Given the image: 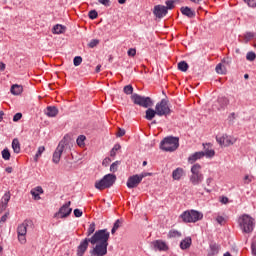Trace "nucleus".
<instances>
[{
  "label": "nucleus",
  "instance_id": "f257e3e1",
  "mask_svg": "<svg viewBox=\"0 0 256 256\" xmlns=\"http://www.w3.org/2000/svg\"><path fill=\"white\" fill-rule=\"evenodd\" d=\"M109 231L102 229L96 231L90 238L91 245L95 247L90 251L91 256H105L107 255V247H109Z\"/></svg>",
  "mask_w": 256,
  "mask_h": 256
},
{
  "label": "nucleus",
  "instance_id": "f03ea898",
  "mask_svg": "<svg viewBox=\"0 0 256 256\" xmlns=\"http://www.w3.org/2000/svg\"><path fill=\"white\" fill-rule=\"evenodd\" d=\"M179 148V138L169 136L164 138L160 143V149L162 151H166L169 153H173V151H177Z\"/></svg>",
  "mask_w": 256,
  "mask_h": 256
},
{
  "label": "nucleus",
  "instance_id": "7ed1b4c3",
  "mask_svg": "<svg viewBox=\"0 0 256 256\" xmlns=\"http://www.w3.org/2000/svg\"><path fill=\"white\" fill-rule=\"evenodd\" d=\"M117 176L114 174H106L101 180L95 182V189L103 191V189H109L115 185Z\"/></svg>",
  "mask_w": 256,
  "mask_h": 256
},
{
  "label": "nucleus",
  "instance_id": "20e7f679",
  "mask_svg": "<svg viewBox=\"0 0 256 256\" xmlns=\"http://www.w3.org/2000/svg\"><path fill=\"white\" fill-rule=\"evenodd\" d=\"M239 225L243 233H253V229H255V219L248 214H244L239 218Z\"/></svg>",
  "mask_w": 256,
  "mask_h": 256
},
{
  "label": "nucleus",
  "instance_id": "39448f33",
  "mask_svg": "<svg viewBox=\"0 0 256 256\" xmlns=\"http://www.w3.org/2000/svg\"><path fill=\"white\" fill-rule=\"evenodd\" d=\"M180 217L184 223H197L203 219V213L196 210H187L184 211Z\"/></svg>",
  "mask_w": 256,
  "mask_h": 256
},
{
  "label": "nucleus",
  "instance_id": "423d86ee",
  "mask_svg": "<svg viewBox=\"0 0 256 256\" xmlns=\"http://www.w3.org/2000/svg\"><path fill=\"white\" fill-rule=\"evenodd\" d=\"M203 173H201V166L199 164H194L191 167V175L189 181L192 185L197 186L203 183Z\"/></svg>",
  "mask_w": 256,
  "mask_h": 256
},
{
  "label": "nucleus",
  "instance_id": "0eeeda50",
  "mask_svg": "<svg viewBox=\"0 0 256 256\" xmlns=\"http://www.w3.org/2000/svg\"><path fill=\"white\" fill-rule=\"evenodd\" d=\"M131 99L134 105H139V107H144V109H149V107H153V100L151 99V97H145L139 94H132Z\"/></svg>",
  "mask_w": 256,
  "mask_h": 256
},
{
  "label": "nucleus",
  "instance_id": "6e6552de",
  "mask_svg": "<svg viewBox=\"0 0 256 256\" xmlns=\"http://www.w3.org/2000/svg\"><path fill=\"white\" fill-rule=\"evenodd\" d=\"M155 110L157 112L158 117H167V115H171V108H169V100L162 99L159 103L156 104Z\"/></svg>",
  "mask_w": 256,
  "mask_h": 256
},
{
  "label": "nucleus",
  "instance_id": "1a4fd4ad",
  "mask_svg": "<svg viewBox=\"0 0 256 256\" xmlns=\"http://www.w3.org/2000/svg\"><path fill=\"white\" fill-rule=\"evenodd\" d=\"M65 139L66 137H64V139L59 142L56 150L53 153L52 161L53 163H55V165H59V161H61V156L63 155V151L67 149V141Z\"/></svg>",
  "mask_w": 256,
  "mask_h": 256
},
{
  "label": "nucleus",
  "instance_id": "9d476101",
  "mask_svg": "<svg viewBox=\"0 0 256 256\" xmlns=\"http://www.w3.org/2000/svg\"><path fill=\"white\" fill-rule=\"evenodd\" d=\"M29 225H31V221L25 220L23 224H20L17 228L18 241L22 244L27 242L25 235H27V227H29Z\"/></svg>",
  "mask_w": 256,
  "mask_h": 256
},
{
  "label": "nucleus",
  "instance_id": "9b49d317",
  "mask_svg": "<svg viewBox=\"0 0 256 256\" xmlns=\"http://www.w3.org/2000/svg\"><path fill=\"white\" fill-rule=\"evenodd\" d=\"M216 141L221 147H229L230 145H235V143H237V138L224 134L220 137L216 136Z\"/></svg>",
  "mask_w": 256,
  "mask_h": 256
},
{
  "label": "nucleus",
  "instance_id": "f8f14e48",
  "mask_svg": "<svg viewBox=\"0 0 256 256\" xmlns=\"http://www.w3.org/2000/svg\"><path fill=\"white\" fill-rule=\"evenodd\" d=\"M72 211L73 209L71 208V201H68L59 209L55 216L60 217V219H65V217H69V215H71Z\"/></svg>",
  "mask_w": 256,
  "mask_h": 256
},
{
  "label": "nucleus",
  "instance_id": "ddd939ff",
  "mask_svg": "<svg viewBox=\"0 0 256 256\" xmlns=\"http://www.w3.org/2000/svg\"><path fill=\"white\" fill-rule=\"evenodd\" d=\"M90 238L83 239L77 247V256H84L87 249H89Z\"/></svg>",
  "mask_w": 256,
  "mask_h": 256
},
{
  "label": "nucleus",
  "instance_id": "4468645a",
  "mask_svg": "<svg viewBox=\"0 0 256 256\" xmlns=\"http://www.w3.org/2000/svg\"><path fill=\"white\" fill-rule=\"evenodd\" d=\"M141 178L139 177V174L130 176L127 180V187L128 189H135L136 187H139V185L141 184Z\"/></svg>",
  "mask_w": 256,
  "mask_h": 256
},
{
  "label": "nucleus",
  "instance_id": "2eb2a0df",
  "mask_svg": "<svg viewBox=\"0 0 256 256\" xmlns=\"http://www.w3.org/2000/svg\"><path fill=\"white\" fill-rule=\"evenodd\" d=\"M167 13H169V11H167V8L165 6H163V5L154 6L153 14L158 19H163V17H165V15H167Z\"/></svg>",
  "mask_w": 256,
  "mask_h": 256
},
{
  "label": "nucleus",
  "instance_id": "dca6fc26",
  "mask_svg": "<svg viewBox=\"0 0 256 256\" xmlns=\"http://www.w3.org/2000/svg\"><path fill=\"white\" fill-rule=\"evenodd\" d=\"M152 247L155 251H167L169 249L167 244L161 240L153 241Z\"/></svg>",
  "mask_w": 256,
  "mask_h": 256
},
{
  "label": "nucleus",
  "instance_id": "f3484780",
  "mask_svg": "<svg viewBox=\"0 0 256 256\" xmlns=\"http://www.w3.org/2000/svg\"><path fill=\"white\" fill-rule=\"evenodd\" d=\"M181 177H185V170L183 168H176L172 172V178L174 181H181Z\"/></svg>",
  "mask_w": 256,
  "mask_h": 256
},
{
  "label": "nucleus",
  "instance_id": "a211bd4d",
  "mask_svg": "<svg viewBox=\"0 0 256 256\" xmlns=\"http://www.w3.org/2000/svg\"><path fill=\"white\" fill-rule=\"evenodd\" d=\"M9 201H11V192H6L2 199H1V209L2 211H5L7 209V205L9 204Z\"/></svg>",
  "mask_w": 256,
  "mask_h": 256
},
{
  "label": "nucleus",
  "instance_id": "6ab92c4d",
  "mask_svg": "<svg viewBox=\"0 0 256 256\" xmlns=\"http://www.w3.org/2000/svg\"><path fill=\"white\" fill-rule=\"evenodd\" d=\"M44 113L47 115V117H57V115H59V109H57L55 106H48Z\"/></svg>",
  "mask_w": 256,
  "mask_h": 256
},
{
  "label": "nucleus",
  "instance_id": "aec40b11",
  "mask_svg": "<svg viewBox=\"0 0 256 256\" xmlns=\"http://www.w3.org/2000/svg\"><path fill=\"white\" fill-rule=\"evenodd\" d=\"M30 193L35 201H39V199H41L40 195L43 194V188L41 186H37L36 188L32 189Z\"/></svg>",
  "mask_w": 256,
  "mask_h": 256
},
{
  "label": "nucleus",
  "instance_id": "412c9836",
  "mask_svg": "<svg viewBox=\"0 0 256 256\" xmlns=\"http://www.w3.org/2000/svg\"><path fill=\"white\" fill-rule=\"evenodd\" d=\"M180 11H181L182 15H185V17H188L189 19H194V17H195V11L187 6L181 7Z\"/></svg>",
  "mask_w": 256,
  "mask_h": 256
},
{
  "label": "nucleus",
  "instance_id": "4be33fe9",
  "mask_svg": "<svg viewBox=\"0 0 256 256\" xmlns=\"http://www.w3.org/2000/svg\"><path fill=\"white\" fill-rule=\"evenodd\" d=\"M203 157H205V153L203 151L195 152L189 156L188 161L190 163H195V161H198V159H203Z\"/></svg>",
  "mask_w": 256,
  "mask_h": 256
},
{
  "label": "nucleus",
  "instance_id": "5701e85b",
  "mask_svg": "<svg viewBox=\"0 0 256 256\" xmlns=\"http://www.w3.org/2000/svg\"><path fill=\"white\" fill-rule=\"evenodd\" d=\"M217 103L219 107H217L218 111H221V109H225L227 105H229V98L227 97H219L217 100Z\"/></svg>",
  "mask_w": 256,
  "mask_h": 256
},
{
  "label": "nucleus",
  "instance_id": "b1692460",
  "mask_svg": "<svg viewBox=\"0 0 256 256\" xmlns=\"http://www.w3.org/2000/svg\"><path fill=\"white\" fill-rule=\"evenodd\" d=\"M221 249V246L217 243H211L210 244V251L208 253L209 256H215L219 253V250Z\"/></svg>",
  "mask_w": 256,
  "mask_h": 256
},
{
  "label": "nucleus",
  "instance_id": "393cba45",
  "mask_svg": "<svg viewBox=\"0 0 256 256\" xmlns=\"http://www.w3.org/2000/svg\"><path fill=\"white\" fill-rule=\"evenodd\" d=\"M155 115H157V110H154L153 108H148L146 110L145 119H147V121H153V119H155Z\"/></svg>",
  "mask_w": 256,
  "mask_h": 256
},
{
  "label": "nucleus",
  "instance_id": "a878e982",
  "mask_svg": "<svg viewBox=\"0 0 256 256\" xmlns=\"http://www.w3.org/2000/svg\"><path fill=\"white\" fill-rule=\"evenodd\" d=\"M10 91H11L12 95H21V93H23V86L14 84L11 86Z\"/></svg>",
  "mask_w": 256,
  "mask_h": 256
},
{
  "label": "nucleus",
  "instance_id": "bb28decb",
  "mask_svg": "<svg viewBox=\"0 0 256 256\" xmlns=\"http://www.w3.org/2000/svg\"><path fill=\"white\" fill-rule=\"evenodd\" d=\"M12 149L14 153H21V143H19V139L14 138L12 141Z\"/></svg>",
  "mask_w": 256,
  "mask_h": 256
},
{
  "label": "nucleus",
  "instance_id": "cd10ccee",
  "mask_svg": "<svg viewBox=\"0 0 256 256\" xmlns=\"http://www.w3.org/2000/svg\"><path fill=\"white\" fill-rule=\"evenodd\" d=\"M191 247V238H186L180 242V249H189Z\"/></svg>",
  "mask_w": 256,
  "mask_h": 256
},
{
  "label": "nucleus",
  "instance_id": "c85d7f7f",
  "mask_svg": "<svg viewBox=\"0 0 256 256\" xmlns=\"http://www.w3.org/2000/svg\"><path fill=\"white\" fill-rule=\"evenodd\" d=\"M53 33L56 35H61V33H65V26L61 24H57L53 27Z\"/></svg>",
  "mask_w": 256,
  "mask_h": 256
},
{
  "label": "nucleus",
  "instance_id": "c756f323",
  "mask_svg": "<svg viewBox=\"0 0 256 256\" xmlns=\"http://www.w3.org/2000/svg\"><path fill=\"white\" fill-rule=\"evenodd\" d=\"M178 69H179V71L186 73V71H188V69H189V64H187V62H185V61H181L178 63Z\"/></svg>",
  "mask_w": 256,
  "mask_h": 256
},
{
  "label": "nucleus",
  "instance_id": "7c9ffc66",
  "mask_svg": "<svg viewBox=\"0 0 256 256\" xmlns=\"http://www.w3.org/2000/svg\"><path fill=\"white\" fill-rule=\"evenodd\" d=\"M121 225H123V220L118 219L115 221L113 228L111 230L112 235H115V233L117 232V229H119V227H121Z\"/></svg>",
  "mask_w": 256,
  "mask_h": 256
},
{
  "label": "nucleus",
  "instance_id": "2f4dec72",
  "mask_svg": "<svg viewBox=\"0 0 256 256\" xmlns=\"http://www.w3.org/2000/svg\"><path fill=\"white\" fill-rule=\"evenodd\" d=\"M256 37V34L253 33V32H247L245 35H244V41L245 43H249V41H251V39H255Z\"/></svg>",
  "mask_w": 256,
  "mask_h": 256
},
{
  "label": "nucleus",
  "instance_id": "473e14b6",
  "mask_svg": "<svg viewBox=\"0 0 256 256\" xmlns=\"http://www.w3.org/2000/svg\"><path fill=\"white\" fill-rule=\"evenodd\" d=\"M44 152H45V146H40L38 148V151H37L35 157H34V161H36V162L39 161V157H41V155H43Z\"/></svg>",
  "mask_w": 256,
  "mask_h": 256
},
{
  "label": "nucleus",
  "instance_id": "72a5a7b5",
  "mask_svg": "<svg viewBox=\"0 0 256 256\" xmlns=\"http://www.w3.org/2000/svg\"><path fill=\"white\" fill-rule=\"evenodd\" d=\"M2 159H4V161H9V159H11V152H9V149H4L2 151Z\"/></svg>",
  "mask_w": 256,
  "mask_h": 256
},
{
  "label": "nucleus",
  "instance_id": "f704fd0d",
  "mask_svg": "<svg viewBox=\"0 0 256 256\" xmlns=\"http://www.w3.org/2000/svg\"><path fill=\"white\" fill-rule=\"evenodd\" d=\"M95 233V222H92L90 225H89V228L87 230V237H91V235H93Z\"/></svg>",
  "mask_w": 256,
  "mask_h": 256
},
{
  "label": "nucleus",
  "instance_id": "c9c22d12",
  "mask_svg": "<svg viewBox=\"0 0 256 256\" xmlns=\"http://www.w3.org/2000/svg\"><path fill=\"white\" fill-rule=\"evenodd\" d=\"M216 73H218L219 75H225L226 70L223 67V64H221V63L217 64V66H216Z\"/></svg>",
  "mask_w": 256,
  "mask_h": 256
},
{
  "label": "nucleus",
  "instance_id": "e433bc0d",
  "mask_svg": "<svg viewBox=\"0 0 256 256\" xmlns=\"http://www.w3.org/2000/svg\"><path fill=\"white\" fill-rule=\"evenodd\" d=\"M119 149H121V145L115 144L114 147L112 148V150L110 151V157H115V155H117V151H119Z\"/></svg>",
  "mask_w": 256,
  "mask_h": 256
},
{
  "label": "nucleus",
  "instance_id": "4c0bfd02",
  "mask_svg": "<svg viewBox=\"0 0 256 256\" xmlns=\"http://www.w3.org/2000/svg\"><path fill=\"white\" fill-rule=\"evenodd\" d=\"M204 153V157H208V158H211V157H215V150L211 149H206L205 151H203Z\"/></svg>",
  "mask_w": 256,
  "mask_h": 256
},
{
  "label": "nucleus",
  "instance_id": "58836bf2",
  "mask_svg": "<svg viewBox=\"0 0 256 256\" xmlns=\"http://www.w3.org/2000/svg\"><path fill=\"white\" fill-rule=\"evenodd\" d=\"M165 8L167 9V11H169L171 9H175V1L167 0Z\"/></svg>",
  "mask_w": 256,
  "mask_h": 256
},
{
  "label": "nucleus",
  "instance_id": "ea45409f",
  "mask_svg": "<svg viewBox=\"0 0 256 256\" xmlns=\"http://www.w3.org/2000/svg\"><path fill=\"white\" fill-rule=\"evenodd\" d=\"M85 139H86V137H85L84 135H80V136L77 138V140H76L77 145H78L79 147H82V145H85Z\"/></svg>",
  "mask_w": 256,
  "mask_h": 256
},
{
  "label": "nucleus",
  "instance_id": "a19ab883",
  "mask_svg": "<svg viewBox=\"0 0 256 256\" xmlns=\"http://www.w3.org/2000/svg\"><path fill=\"white\" fill-rule=\"evenodd\" d=\"M246 59H247V61H255V59H256L255 52H253V51L248 52L246 55Z\"/></svg>",
  "mask_w": 256,
  "mask_h": 256
},
{
  "label": "nucleus",
  "instance_id": "79ce46f5",
  "mask_svg": "<svg viewBox=\"0 0 256 256\" xmlns=\"http://www.w3.org/2000/svg\"><path fill=\"white\" fill-rule=\"evenodd\" d=\"M168 237L173 238V237H181V232L177 231V230H171L168 233Z\"/></svg>",
  "mask_w": 256,
  "mask_h": 256
},
{
  "label": "nucleus",
  "instance_id": "37998d69",
  "mask_svg": "<svg viewBox=\"0 0 256 256\" xmlns=\"http://www.w3.org/2000/svg\"><path fill=\"white\" fill-rule=\"evenodd\" d=\"M124 93L126 95H133V86L132 85H126L124 87Z\"/></svg>",
  "mask_w": 256,
  "mask_h": 256
},
{
  "label": "nucleus",
  "instance_id": "c03bdc74",
  "mask_svg": "<svg viewBox=\"0 0 256 256\" xmlns=\"http://www.w3.org/2000/svg\"><path fill=\"white\" fill-rule=\"evenodd\" d=\"M73 63L75 65V67H79V65H81V63H83V58L81 56H76V57H74Z\"/></svg>",
  "mask_w": 256,
  "mask_h": 256
},
{
  "label": "nucleus",
  "instance_id": "a18cd8bd",
  "mask_svg": "<svg viewBox=\"0 0 256 256\" xmlns=\"http://www.w3.org/2000/svg\"><path fill=\"white\" fill-rule=\"evenodd\" d=\"M118 167H119V161H115L114 163H112L110 166L111 173H116Z\"/></svg>",
  "mask_w": 256,
  "mask_h": 256
},
{
  "label": "nucleus",
  "instance_id": "49530a36",
  "mask_svg": "<svg viewBox=\"0 0 256 256\" xmlns=\"http://www.w3.org/2000/svg\"><path fill=\"white\" fill-rule=\"evenodd\" d=\"M88 16L89 19H97V17H99V13H97V10H91Z\"/></svg>",
  "mask_w": 256,
  "mask_h": 256
},
{
  "label": "nucleus",
  "instance_id": "de8ad7c7",
  "mask_svg": "<svg viewBox=\"0 0 256 256\" xmlns=\"http://www.w3.org/2000/svg\"><path fill=\"white\" fill-rule=\"evenodd\" d=\"M97 45H99V40L98 39H92L90 41V43L88 44V47H90V49H93V48L97 47Z\"/></svg>",
  "mask_w": 256,
  "mask_h": 256
},
{
  "label": "nucleus",
  "instance_id": "09e8293b",
  "mask_svg": "<svg viewBox=\"0 0 256 256\" xmlns=\"http://www.w3.org/2000/svg\"><path fill=\"white\" fill-rule=\"evenodd\" d=\"M98 2L104 7H111V0H98Z\"/></svg>",
  "mask_w": 256,
  "mask_h": 256
},
{
  "label": "nucleus",
  "instance_id": "8fccbe9b",
  "mask_svg": "<svg viewBox=\"0 0 256 256\" xmlns=\"http://www.w3.org/2000/svg\"><path fill=\"white\" fill-rule=\"evenodd\" d=\"M9 217V213L4 214L0 219V227H3V223L7 221V218Z\"/></svg>",
  "mask_w": 256,
  "mask_h": 256
},
{
  "label": "nucleus",
  "instance_id": "3c124183",
  "mask_svg": "<svg viewBox=\"0 0 256 256\" xmlns=\"http://www.w3.org/2000/svg\"><path fill=\"white\" fill-rule=\"evenodd\" d=\"M135 55H137V50L135 48H130L128 50V56L129 57H135Z\"/></svg>",
  "mask_w": 256,
  "mask_h": 256
},
{
  "label": "nucleus",
  "instance_id": "603ef678",
  "mask_svg": "<svg viewBox=\"0 0 256 256\" xmlns=\"http://www.w3.org/2000/svg\"><path fill=\"white\" fill-rule=\"evenodd\" d=\"M216 221L219 225H225V218L223 216H217Z\"/></svg>",
  "mask_w": 256,
  "mask_h": 256
},
{
  "label": "nucleus",
  "instance_id": "864d4df0",
  "mask_svg": "<svg viewBox=\"0 0 256 256\" xmlns=\"http://www.w3.org/2000/svg\"><path fill=\"white\" fill-rule=\"evenodd\" d=\"M151 173L149 172H143L140 175H138V177L141 179V181H143V179H145V177H151Z\"/></svg>",
  "mask_w": 256,
  "mask_h": 256
},
{
  "label": "nucleus",
  "instance_id": "5fc2aeb1",
  "mask_svg": "<svg viewBox=\"0 0 256 256\" xmlns=\"http://www.w3.org/2000/svg\"><path fill=\"white\" fill-rule=\"evenodd\" d=\"M251 251H252V255L256 256V240L252 241Z\"/></svg>",
  "mask_w": 256,
  "mask_h": 256
},
{
  "label": "nucleus",
  "instance_id": "6e6d98bb",
  "mask_svg": "<svg viewBox=\"0 0 256 256\" xmlns=\"http://www.w3.org/2000/svg\"><path fill=\"white\" fill-rule=\"evenodd\" d=\"M249 7H256V0H244Z\"/></svg>",
  "mask_w": 256,
  "mask_h": 256
},
{
  "label": "nucleus",
  "instance_id": "4d7b16f0",
  "mask_svg": "<svg viewBox=\"0 0 256 256\" xmlns=\"http://www.w3.org/2000/svg\"><path fill=\"white\" fill-rule=\"evenodd\" d=\"M23 117V114L21 113H16L13 117V121L17 122V121H21V118Z\"/></svg>",
  "mask_w": 256,
  "mask_h": 256
},
{
  "label": "nucleus",
  "instance_id": "13d9d810",
  "mask_svg": "<svg viewBox=\"0 0 256 256\" xmlns=\"http://www.w3.org/2000/svg\"><path fill=\"white\" fill-rule=\"evenodd\" d=\"M74 216L83 217V211H81L80 209H74Z\"/></svg>",
  "mask_w": 256,
  "mask_h": 256
},
{
  "label": "nucleus",
  "instance_id": "bf43d9fd",
  "mask_svg": "<svg viewBox=\"0 0 256 256\" xmlns=\"http://www.w3.org/2000/svg\"><path fill=\"white\" fill-rule=\"evenodd\" d=\"M125 135V129H118L117 137H123Z\"/></svg>",
  "mask_w": 256,
  "mask_h": 256
},
{
  "label": "nucleus",
  "instance_id": "052dcab7",
  "mask_svg": "<svg viewBox=\"0 0 256 256\" xmlns=\"http://www.w3.org/2000/svg\"><path fill=\"white\" fill-rule=\"evenodd\" d=\"M109 163H111V158H105L102 162V165L104 167H107L109 165Z\"/></svg>",
  "mask_w": 256,
  "mask_h": 256
},
{
  "label": "nucleus",
  "instance_id": "680f3d73",
  "mask_svg": "<svg viewBox=\"0 0 256 256\" xmlns=\"http://www.w3.org/2000/svg\"><path fill=\"white\" fill-rule=\"evenodd\" d=\"M213 184V178L209 177L206 179V185L207 187H211V185Z\"/></svg>",
  "mask_w": 256,
  "mask_h": 256
},
{
  "label": "nucleus",
  "instance_id": "e2e57ef3",
  "mask_svg": "<svg viewBox=\"0 0 256 256\" xmlns=\"http://www.w3.org/2000/svg\"><path fill=\"white\" fill-rule=\"evenodd\" d=\"M220 202L223 203L224 205H227V203H229V198L223 196V197L220 199Z\"/></svg>",
  "mask_w": 256,
  "mask_h": 256
},
{
  "label": "nucleus",
  "instance_id": "0e129e2a",
  "mask_svg": "<svg viewBox=\"0 0 256 256\" xmlns=\"http://www.w3.org/2000/svg\"><path fill=\"white\" fill-rule=\"evenodd\" d=\"M251 178L249 177V175H246L245 177H244V183L246 184V185H249L250 183H251Z\"/></svg>",
  "mask_w": 256,
  "mask_h": 256
},
{
  "label": "nucleus",
  "instance_id": "69168bd1",
  "mask_svg": "<svg viewBox=\"0 0 256 256\" xmlns=\"http://www.w3.org/2000/svg\"><path fill=\"white\" fill-rule=\"evenodd\" d=\"M222 62L226 63V65H229V63H231V59H229V58H224V59L222 60Z\"/></svg>",
  "mask_w": 256,
  "mask_h": 256
},
{
  "label": "nucleus",
  "instance_id": "338daca9",
  "mask_svg": "<svg viewBox=\"0 0 256 256\" xmlns=\"http://www.w3.org/2000/svg\"><path fill=\"white\" fill-rule=\"evenodd\" d=\"M0 71H5V63L0 62Z\"/></svg>",
  "mask_w": 256,
  "mask_h": 256
},
{
  "label": "nucleus",
  "instance_id": "774afa93",
  "mask_svg": "<svg viewBox=\"0 0 256 256\" xmlns=\"http://www.w3.org/2000/svg\"><path fill=\"white\" fill-rule=\"evenodd\" d=\"M6 173H13V168L12 167H7L5 169Z\"/></svg>",
  "mask_w": 256,
  "mask_h": 256
}]
</instances>
